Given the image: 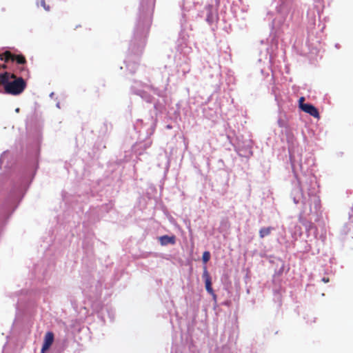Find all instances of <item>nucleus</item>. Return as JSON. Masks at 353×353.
<instances>
[{
  "instance_id": "obj_1",
  "label": "nucleus",
  "mask_w": 353,
  "mask_h": 353,
  "mask_svg": "<svg viewBox=\"0 0 353 353\" xmlns=\"http://www.w3.org/2000/svg\"><path fill=\"white\" fill-rule=\"evenodd\" d=\"M1 85L4 87L5 92L12 95H19L23 92L26 83L22 77L17 78L14 74L7 72L1 74Z\"/></svg>"
},
{
  "instance_id": "obj_2",
  "label": "nucleus",
  "mask_w": 353,
  "mask_h": 353,
  "mask_svg": "<svg viewBox=\"0 0 353 353\" xmlns=\"http://www.w3.org/2000/svg\"><path fill=\"white\" fill-rule=\"evenodd\" d=\"M5 62L16 61L18 64L23 65L26 63V59L22 54L15 55L10 51H6L1 54V61Z\"/></svg>"
},
{
  "instance_id": "obj_3",
  "label": "nucleus",
  "mask_w": 353,
  "mask_h": 353,
  "mask_svg": "<svg viewBox=\"0 0 353 353\" xmlns=\"http://www.w3.org/2000/svg\"><path fill=\"white\" fill-rule=\"evenodd\" d=\"M54 336L53 332H48L43 340V343L41 350V353H46V352L54 342Z\"/></svg>"
},
{
  "instance_id": "obj_4",
  "label": "nucleus",
  "mask_w": 353,
  "mask_h": 353,
  "mask_svg": "<svg viewBox=\"0 0 353 353\" xmlns=\"http://www.w3.org/2000/svg\"><path fill=\"white\" fill-rule=\"evenodd\" d=\"M301 109L309 114L310 115L314 117V118L319 119L320 117L319 112L313 105L310 103H301Z\"/></svg>"
},
{
  "instance_id": "obj_5",
  "label": "nucleus",
  "mask_w": 353,
  "mask_h": 353,
  "mask_svg": "<svg viewBox=\"0 0 353 353\" xmlns=\"http://www.w3.org/2000/svg\"><path fill=\"white\" fill-rule=\"evenodd\" d=\"M203 276L205 279V289H206L207 292L209 294H210L211 295H212L213 297L215 299L216 294H214V290L212 288L211 278H210L206 268H205Z\"/></svg>"
},
{
  "instance_id": "obj_6",
  "label": "nucleus",
  "mask_w": 353,
  "mask_h": 353,
  "mask_svg": "<svg viewBox=\"0 0 353 353\" xmlns=\"http://www.w3.org/2000/svg\"><path fill=\"white\" fill-rule=\"evenodd\" d=\"M160 243L162 245H165L168 244H174L175 243V236H169L168 235L162 236L159 238Z\"/></svg>"
},
{
  "instance_id": "obj_7",
  "label": "nucleus",
  "mask_w": 353,
  "mask_h": 353,
  "mask_svg": "<svg viewBox=\"0 0 353 353\" xmlns=\"http://www.w3.org/2000/svg\"><path fill=\"white\" fill-rule=\"evenodd\" d=\"M272 230H273V228H272V227L261 228L259 230V232L260 238L263 239L265 236L270 235Z\"/></svg>"
},
{
  "instance_id": "obj_8",
  "label": "nucleus",
  "mask_w": 353,
  "mask_h": 353,
  "mask_svg": "<svg viewBox=\"0 0 353 353\" xmlns=\"http://www.w3.org/2000/svg\"><path fill=\"white\" fill-rule=\"evenodd\" d=\"M210 252L208 251L204 252L203 254V256H202L203 261L204 263H207L210 260Z\"/></svg>"
},
{
  "instance_id": "obj_9",
  "label": "nucleus",
  "mask_w": 353,
  "mask_h": 353,
  "mask_svg": "<svg viewBox=\"0 0 353 353\" xmlns=\"http://www.w3.org/2000/svg\"><path fill=\"white\" fill-rule=\"evenodd\" d=\"M41 6L43 7V8L47 10V11H49L50 10V6L46 5V0H41Z\"/></svg>"
},
{
  "instance_id": "obj_10",
  "label": "nucleus",
  "mask_w": 353,
  "mask_h": 353,
  "mask_svg": "<svg viewBox=\"0 0 353 353\" xmlns=\"http://www.w3.org/2000/svg\"><path fill=\"white\" fill-rule=\"evenodd\" d=\"M304 100H305V99H304V97H301V98L299 99V106H300V107H301V103H303V101H304Z\"/></svg>"
},
{
  "instance_id": "obj_11",
  "label": "nucleus",
  "mask_w": 353,
  "mask_h": 353,
  "mask_svg": "<svg viewBox=\"0 0 353 353\" xmlns=\"http://www.w3.org/2000/svg\"><path fill=\"white\" fill-rule=\"evenodd\" d=\"M322 281L324 282V283H328L329 282V278H326V277H323Z\"/></svg>"
},
{
  "instance_id": "obj_12",
  "label": "nucleus",
  "mask_w": 353,
  "mask_h": 353,
  "mask_svg": "<svg viewBox=\"0 0 353 353\" xmlns=\"http://www.w3.org/2000/svg\"><path fill=\"white\" fill-rule=\"evenodd\" d=\"M1 68H6V65H1Z\"/></svg>"
},
{
  "instance_id": "obj_13",
  "label": "nucleus",
  "mask_w": 353,
  "mask_h": 353,
  "mask_svg": "<svg viewBox=\"0 0 353 353\" xmlns=\"http://www.w3.org/2000/svg\"><path fill=\"white\" fill-rule=\"evenodd\" d=\"M10 210L12 211L13 210V205L11 206L10 208Z\"/></svg>"
}]
</instances>
